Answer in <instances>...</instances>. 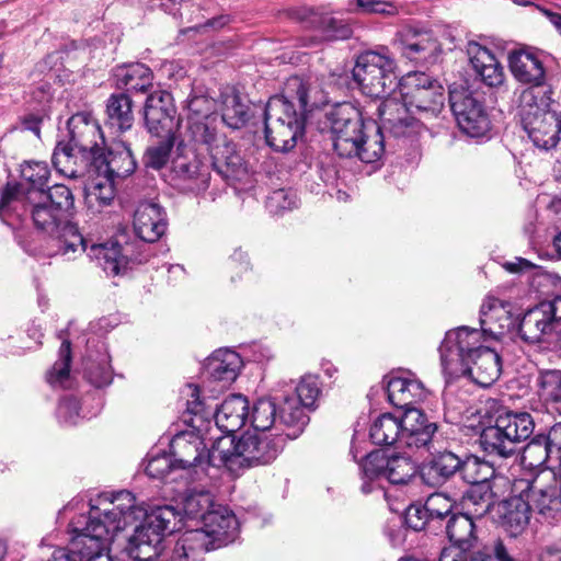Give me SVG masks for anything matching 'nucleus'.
<instances>
[{"mask_svg":"<svg viewBox=\"0 0 561 561\" xmlns=\"http://www.w3.org/2000/svg\"><path fill=\"white\" fill-rule=\"evenodd\" d=\"M387 459L388 455L382 450L369 453L360 462L363 477L368 480L386 477Z\"/></svg>","mask_w":561,"mask_h":561,"instance_id":"nucleus-56","label":"nucleus"},{"mask_svg":"<svg viewBox=\"0 0 561 561\" xmlns=\"http://www.w3.org/2000/svg\"><path fill=\"white\" fill-rule=\"evenodd\" d=\"M276 413L277 409L274 401L271 399L257 400L252 407L250 419L253 428L257 432H266L271 430L275 424H277L276 428L283 425L284 428H282V436H286L288 428L284 424H280L279 422L277 423Z\"/></svg>","mask_w":561,"mask_h":561,"instance_id":"nucleus-45","label":"nucleus"},{"mask_svg":"<svg viewBox=\"0 0 561 561\" xmlns=\"http://www.w3.org/2000/svg\"><path fill=\"white\" fill-rule=\"evenodd\" d=\"M21 176L22 180L30 185L26 192V196L30 194H32V196H37V193L43 192L47 186L50 176V170L46 162H25L21 168Z\"/></svg>","mask_w":561,"mask_h":561,"instance_id":"nucleus-48","label":"nucleus"},{"mask_svg":"<svg viewBox=\"0 0 561 561\" xmlns=\"http://www.w3.org/2000/svg\"><path fill=\"white\" fill-rule=\"evenodd\" d=\"M69 142H58L53 153L56 170L71 179L84 174L85 169L102 151L104 136L90 113L80 112L68 119Z\"/></svg>","mask_w":561,"mask_h":561,"instance_id":"nucleus-6","label":"nucleus"},{"mask_svg":"<svg viewBox=\"0 0 561 561\" xmlns=\"http://www.w3.org/2000/svg\"><path fill=\"white\" fill-rule=\"evenodd\" d=\"M333 148L340 157L357 158L365 163H374L385 153V135L387 130L380 121H365L353 104L344 102L334 105L327 113Z\"/></svg>","mask_w":561,"mask_h":561,"instance_id":"nucleus-4","label":"nucleus"},{"mask_svg":"<svg viewBox=\"0 0 561 561\" xmlns=\"http://www.w3.org/2000/svg\"><path fill=\"white\" fill-rule=\"evenodd\" d=\"M106 114L110 128L121 133L130 129L134 124L130 98L124 93L112 95L107 100Z\"/></svg>","mask_w":561,"mask_h":561,"instance_id":"nucleus-43","label":"nucleus"},{"mask_svg":"<svg viewBox=\"0 0 561 561\" xmlns=\"http://www.w3.org/2000/svg\"><path fill=\"white\" fill-rule=\"evenodd\" d=\"M403 432L401 446L411 449H424L428 453L436 451L437 424L431 421L419 409H408L402 414Z\"/></svg>","mask_w":561,"mask_h":561,"instance_id":"nucleus-20","label":"nucleus"},{"mask_svg":"<svg viewBox=\"0 0 561 561\" xmlns=\"http://www.w3.org/2000/svg\"><path fill=\"white\" fill-rule=\"evenodd\" d=\"M518 332L528 343H539L556 337L561 344V296L545 300L528 309L520 319Z\"/></svg>","mask_w":561,"mask_h":561,"instance_id":"nucleus-15","label":"nucleus"},{"mask_svg":"<svg viewBox=\"0 0 561 561\" xmlns=\"http://www.w3.org/2000/svg\"><path fill=\"white\" fill-rule=\"evenodd\" d=\"M502 373V359L500 354L485 345L468 362V365L459 368V376L468 375L473 382L481 387L493 385Z\"/></svg>","mask_w":561,"mask_h":561,"instance_id":"nucleus-27","label":"nucleus"},{"mask_svg":"<svg viewBox=\"0 0 561 561\" xmlns=\"http://www.w3.org/2000/svg\"><path fill=\"white\" fill-rule=\"evenodd\" d=\"M23 207L31 214L36 228L48 232L54 238L60 255L69 256L70 253L87 250V242L78 227L45 199L30 194L25 197Z\"/></svg>","mask_w":561,"mask_h":561,"instance_id":"nucleus-11","label":"nucleus"},{"mask_svg":"<svg viewBox=\"0 0 561 561\" xmlns=\"http://www.w3.org/2000/svg\"><path fill=\"white\" fill-rule=\"evenodd\" d=\"M139 507V505H137ZM144 516L138 518L142 520L135 527L134 534L128 539L127 551L131 559L136 561H153L161 556L162 538L165 533H173L180 529L182 516L172 506H161L151 511L149 514L140 506Z\"/></svg>","mask_w":561,"mask_h":561,"instance_id":"nucleus-9","label":"nucleus"},{"mask_svg":"<svg viewBox=\"0 0 561 561\" xmlns=\"http://www.w3.org/2000/svg\"><path fill=\"white\" fill-rule=\"evenodd\" d=\"M508 67L512 76L528 89L541 88L547 95H552V89L545 84L546 69L539 54L531 49L514 50L508 55Z\"/></svg>","mask_w":561,"mask_h":561,"instance_id":"nucleus-22","label":"nucleus"},{"mask_svg":"<svg viewBox=\"0 0 561 561\" xmlns=\"http://www.w3.org/2000/svg\"><path fill=\"white\" fill-rule=\"evenodd\" d=\"M133 225L137 237L152 243L158 241L167 230V214L157 203L141 202L135 210Z\"/></svg>","mask_w":561,"mask_h":561,"instance_id":"nucleus-26","label":"nucleus"},{"mask_svg":"<svg viewBox=\"0 0 561 561\" xmlns=\"http://www.w3.org/2000/svg\"><path fill=\"white\" fill-rule=\"evenodd\" d=\"M396 61L387 47L359 54L352 77L359 90L376 99L390 95L398 87Z\"/></svg>","mask_w":561,"mask_h":561,"instance_id":"nucleus-10","label":"nucleus"},{"mask_svg":"<svg viewBox=\"0 0 561 561\" xmlns=\"http://www.w3.org/2000/svg\"><path fill=\"white\" fill-rule=\"evenodd\" d=\"M524 493L533 513L542 522L561 518V486L554 472L541 470L528 482Z\"/></svg>","mask_w":561,"mask_h":561,"instance_id":"nucleus-16","label":"nucleus"},{"mask_svg":"<svg viewBox=\"0 0 561 561\" xmlns=\"http://www.w3.org/2000/svg\"><path fill=\"white\" fill-rule=\"evenodd\" d=\"M154 136L161 138V140L147 148L144 156V163L147 168L160 170L170 159V153L175 142V135Z\"/></svg>","mask_w":561,"mask_h":561,"instance_id":"nucleus-52","label":"nucleus"},{"mask_svg":"<svg viewBox=\"0 0 561 561\" xmlns=\"http://www.w3.org/2000/svg\"><path fill=\"white\" fill-rule=\"evenodd\" d=\"M357 9L364 14L394 15L398 10L392 2L382 0H356Z\"/></svg>","mask_w":561,"mask_h":561,"instance_id":"nucleus-64","label":"nucleus"},{"mask_svg":"<svg viewBox=\"0 0 561 561\" xmlns=\"http://www.w3.org/2000/svg\"><path fill=\"white\" fill-rule=\"evenodd\" d=\"M206 410L211 409L210 423L215 421V427L226 435L239 431L248 420L249 403L245 397L232 394L227 398L218 408L201 399Z\"/></svg>","mask_w":561,"mask_h":561,"instance_id":"nucleus-23","label":"nucleus"},{"mask_svg":"<svg viewBox=\"0 0 561 561\" xmlns=\"http://www.w3.org/2000/svg\"><path fill=\"white\" fill-rule=\"evenodd\" d=\"M84 375L95 387H103L112 381V369L107 354H101L98 360L88 357L84 360Z\"/></svg>","mask_w":561,"mask_h":561,"instance_id":"nucleus-55","label":"nucleus"},{"mask_svg":"<svg viewBox=\"0 0 561 561\" xmlns=\"http://www.w3.org/2000/svg\"><path fill=\"white\" fill-rule=\"evenodd\" d=\"M321 393L320 381L317 376L306 375L296 386V398H285L279 407V423L288 431L286 437L297 438L309 422L306 409H314L316 402Z\"/></svg>","mask_w":561,"mask_h":561,"instance_id":"nucleus-14","label":"nucleus"},{"mask_svg":"<svg viewBox=\"0 0 561 561\" xmlns=\"http://www.w3.org/2000/svg\"><path fill=\"white\" fill-rule=\"evenodd\" d=\"M474 518L465 513L454 514L446 524V534L454 546L470 550L477 542Z\"/></svg>","mask_w":561,"mask_h":561,"instance_id":"nucleus-42","label":"nucleus"},{"mask_svg":"<svg viewBox=\"0 0 561 561\" xmlns=\"http://www.w3.org/2000/svg\"><path fill=\"white\" fill-rule=\"evenodd\" d=\"M387 393L391 404L397 408L415 409L413 405L423 401L427 391L423 383L410 376H392L387 381Z\"/></svg>","mask_w":561,"mask_h":561,"instance_id":"nucleus-33","label":"nucleus"},{"mask_svg":"<svg viewBox=\"0 0 561 561\" xmlns=\"http://www.w3.org/2000/svg\"><path fill=\"white\" fill-rule=\"evenodd\" d=\"M405 525L415 531L423 530L432 524V520L423 505L412 504L405 511Z\"/></svg>","mask_w":561,"mask_h":561,"instance_id":"nucleus-62","label":"nucleus"},{"mask_svg":"<svg viewBox=\"0 0 561 561\" xmlns=\"http://www.w3.org/2000/svg\"><path fill=\"white\" fill-rule=\"evenodd\" d=\"M38 197L45 199L48 204L56 207L65 216L69 217L73 205L75 198L71 190L64 184H55L48 187L47 191L37 193Z\"/></svg>","mask_w":561,"mask_h":561,"instance_id":"nucleus-54","label":"nucleus"},{"mask_svg":"<svg viewBox=\"0 0 561 561\" xmlns=\"http://www.w3.org/2000/svg\"><path fill=\"white\" fill-rule=\"evenodd\" d=\"M137 163L129 146L122 140L113 141L106 153L101 151L89 164L92 172H101L122 181L134 173Z\"/></svg>","mask_w":561,"mask_h":561,"instance_id":"nucleus-21","label":"nucleus"},{"mask_svg":"<svg viewBox=\"0 0 561 561\" xmlns=\"http://www.w3.org/2000/svg\"><path fill=\"white\" fill-rule=\"evenodd\" d=\"M488 337L481 330L459 327L449 330L439 346L443 370L449 377H458L459 368L468 362L486 344Z\"/></svg>","mask_w":561,"mask_h":561,"instance_id":"nucleus-13","label":"nucleus"},{"mask_svg":"<svg viewBox=\"0 0 561 561\" xmlns=\"http://www.w3.org/2000/svg\"><path fill=\"white\" fill-rule=\"evenodd\" d=\"M241 366L242 359L237 352L220 348L206 359L204 371L214 381L222 382L225 388L237 378Z\"/></svg>","mask_w":561,"mask_h":561,"instance_id":"nucleus-35","label":"nucleus"},{"mask_svg":"<svg viewBox=\"0 0 561 561\" xmlns=\"http://www.w3.org/2000/svg\"><path fill=\"white\" fill-rule=\"evenodd\" d=\"M480 324L485 336L500 339L513 325L511 302L488 295L480 308Z\"/></svg>","mask_w":561,"mask_h":561,"instance_id":"nucleus-25","label":"nucleus"},{"mask_svg":"<svg viewBox=\"0 0 561 561\" xmlns=\"http://www.w3.org/2000/svg\"><path fill=\"white\" fill-rule=\"evenodd\" d=\"M535 421L527 412H506L495 419L480 435V444L489 455L508 458L519 450V444L530 437Z\"/></svg>","mask_w":561,"mask_h":561,"instance_id":"nucleus-12","label":"nucleus"},{"mask_svg":"<svg viewBox=\"0 0 561 561\" xmlns=\"http://www.w3.org/2000/svg\"><path fill=\"white\" fill-rule=\"evenodd\" d=\"M207 534L211 545L218 549L233 542L239 534V522L228 507L217 504L204 517V524L199 527Z\"/></svg>","mask_w":561,"mask_h":561,"instance_id":"nucleus-24","label":"nucleus"},{"mask_svg":"<svg viewBox=\"0 0 561 561\" xmlns=\"http://www.w3.org/2000/svg\"><path fill=\"white\" fill-rule=\"evenodd\" d=\"M141 516L144 512L129 491H119L111 499L101 496L88 515L71 520L72 551L82 552L80 561H113L108 548L114 536Z\"/></svg>","mask_w":561,"mask_h":561,"instance_id":"nucleus-2","label":"nucleus"},{"mask_svg":"<svg viewBox=\"0 0 561 561\" xmlns=\"http://www.w3.org/2000/svg\"><path fill=\"white\" fill-rule=\"evenodd\" d=\"M449 103L460 130L480 138L490 130V119L483 104L467 91H450Z\"/></svg>","mask_w":561,"mask_h":561,"instance_id":"nucleus-18","label":"nucleus"},{"mask_svg":"<svg viewBox=\"0 0 561 561\" xmlns=\"http://www.w3.org/2000/svg\"><path fill=\"white\" fill-rule=\"evenodd\" d=\"M173 467L176 463L171 455L158 454L149 456L145 470L150 478L163 479Z\"/></svg>","mask_w":561,"mask_h":561,"instance_id":"nucleus-60","label":"nucleus"},{"mask_svg":"<svg viewBox=\"0 0 561 561\" xmlns=\"http://www.w3.org/2000/svg\"><path fill=\"white\" fill-rule=\"evenodd\" d=\"M401 102L386 99L377 107L378 118L394 137L410 136L420 128L412 114L436 117L444 107V89L424 72H410L399 82Z\"/></svg>","mask_w":561,"mask_h":561,"instance_id":"nucleus-3","label":"nucleus"},{"mask_svg":"<svg viewBox=\"0 0 561 561\" xmlns=\"http://www.w3.org/2000/svg\"><path fill=\"white\" fill-rule=\"evenodd\" d=\"M396 44L405 58L414 61L426 60L438 50V44L431 33L410 27L397 34Z\"/></svg>","mask_w":561,"mask_h":561,"instance_id":"nucleus-34","label":"nucleus"},{"mask_svg":"<svg viewBox=\"0 0 561 561\" xmlns=\"http://www.w3.org/2000/svg\"><path fill=\"white\" fill-rule=\"evenodd\" d=\"M182 397L186 400L184 423L190 430L182 431L173 436L170 443L171 456L178 468L186 469L203 463L210 465L206 442L214 437L210 435L213 424L211 409L206 410L201 401V390L195 385H186L182 390Z\"/></svg>","mask_w":561,"mask_h":561,"instance_id":"nucleus-5","label":"nucleus"},{"mask_svg":"<svg viewBox=\"0 0 561 561\" xmlns=\"http://www.w3.org/2000/svg\"><path fill=\"white\" fill-rule=\"evenodd\" d=\"M432 523L447 517L453 510V502L449 496L443 493L431 494L423 505Z\"/></svg>","mask_w":561,"mask_h":561,"instance_id":"nucleus-58","label":"nucleus"},{"mask_svg":"<svg viewBox=\"0 0 561 561\" xmlns=\"http://www.w3.org/2000/svg\"><path fill=\"white\" fill-rule=\"evenodd\" d=\"M551 95L541 88L524 89L518 99V115L523 129L533 144L549 150L561 139V119L550 110Z\"/></svg>","mask_w":561,"mask_h":561,"instance_id":"nucleus-8","label":"nucleus"},{"mask_svg":"<svg viewBox=\"0 0 561 561\" xmlns=\"http://www.w3.org/2000/svg\"><path fill=\"white\" fill-rule=\"evenodd\" d=\"M117 88L128 92H146L152 85V72L144 64H130L117 67L114 72Z\"/></svg>","mask_w":561,"mask_h":561,"instance_id":"nucleus-38","label":"nucleus"},{"mask_svg":"<svg viewBox=\"0 0 561 561\" xmlns=\"http://www.w3.org/2000/svg\"><path fill=\"white\" fill-rule=\"evenodd\" d=\"M531 513L524 491L519 495L511 496L496 504V514L501 524L512 537L518 536L526 529Z\"/></svg>","mask_w":561,"mask_h":561,"instance_id":"nucleus-31","label":"nucleus"},{"mask_svg":"<svg viewBox=\"0 0 561 561\" xmlns=\"http://www.w3.org/2000/svg\"><path fill=\"white\" fill-rule=\"evenodd\" d=\"M322 35L328 41L347 39L352 36V26L344 20L327 16L321 20Z\"/></svg>","mask_w":561,"mask_h":561,"instance_id":"nucleus-59","label":"nucleus"},{"mask_svg":"<svg viewBox=\"0 0 561 561\" xmlns=\"http://www.w3.org/2000/svg\"><path fill=\"white\" fill-rule=\"evenodd\" d=\"M386 477L392 484H405L416 476L415 462L409 456L388 455Z\"/></svg>","mask_w":561,"mask_h":561,"instance_id":"nucleus-46","label":"nucleus"},{"mask_svg":"<svg viewBox=\"0 0 561 561\" xmlns=\"http://www.w3.org/2000/svg\"><path fill=\"white\" fill-rule=\"evenodd\" d=\"M190 117L194 119H209L215 111V100L206 95H191L187 100Z\"/></svg>","mask_w":561,"mask_h":561,"instance_id":"nucleus-61","label":"nucleus"},{"mask_svg":"<svg viewBox=\"0 0 561 561\" xmlns=\"http://www.w3.org/2000/svg\"><path fill=\"white\" fill-rule=\"evenodd\" d=\"M539 398L546 411L561 415V371L549 370L540 374L538 379Z\"/></svg>","mask_w":561,"mask_h":561,"instance_id":"nucleus-44","label":"nucleus"},{"mask_svg":"<svg viewBox=\"0 0 561 561\" xmlns=\"http://www.w3.org/2000/svg\"><path fill=\"white\" fill-rule=\"evenodd\" d=\"M221 118L232 129L243 127L250 118V106L233 89H228L221 94Z\"/></svg>","mask_w":561,"mask_h":561,"instance_id":"nucleus-40","label":"nucleus"},{"mask_svg":"<svg viewBox=\"0 0 561 561\" xmlns=\"http://www.w3.org/2000/svg\"><path fill=\"white\" fill-rule=\"evenodd\" d=\"M71 346L68 340H64L59 347V358L51 370L47 373V381L53 387L67 388L70 386Z\"/></svg>","mask_w":561,"mask_h":561,"instance_id":"nucleus-50","label":"nucleus"},{"mask_svg":"<svg viewBox=\"0 0 561 561\" xmlns=\"http://www.w3.org/2000/svg\"><path fill=\"white\" fill-rule=\"evenodd\" d=\"M285 439L280 433L271 438L265 434L245 433L239 439L231 435L215 438L208 453L213 467H253L267 465L276 459L284 447Z\"/></svg>","mask_w":561,"mask_h":561,"instance_id":"nucleus-7","label":"nucleus"},{"mask_svg":"<svg viewBox=\"0 0 561 561\" xmlns=\"http://www.w3.org/2000/svg\"><path fill=\"white\" fill-rule=\"evenodd\" d=\"M298 198L294 191L277 190L274 191L266 201V208L274 215H279L285 210H290L297 207Z\"/></svg>","mask_w":561,"mask_h":561,"instance_id":"nucleus-57","label":"nucleus"},{"mask_svg":"<svg viewBox=\"0 0 561 561\" xmlns=\"http://www.w3.org/2000/svg\"><path fill=\"white\" fill-rule=\"evenodd\" d=\"M145 123L152 135H175L180 121L172 95L167 91L151 93L145 103Z\"/></svg>","mask_w":561,"mask_h":561,"instance_id":"nucleus-19","label":"nucleus"},{"mask_svg":"<svg viewBox=\"0 0 561 561\" xmlns=\"http://www.w3.org/2000/svg\"><path fill=\"white\" fill-rule=\"evenodd\" d=\"M329 93L317 77H290L280 95L270 98L265 106V138L275 151L295 148L304 135L307 113L325 105Z\"/></svg>","mask_w":561,"mask_h":561,"instance_id":"nucleus-1","label":"nucleus"},{"mask_svg":"<svg viewBox=\"0 0 561 561\" xmlns=\"http://www.w3.org/2000/svg\"><path fill=\"white\" fill-rule=\"evenodd\" d=\"M57 415L60 422L66 425L77 424L81 417L78 400L73 397L62 398L58 405Z\"/></svg>","mask_w":561,"mask_h":561,"instance_id":"nucleus-63","label":"nucleus"},{"mask_svg":"<svg viewBox=\"0 0 561 561\" xmlns=\"http://www.w3.org/2000/svg\"><path fill=\"white\" fill-rule=\"evenodd\" d=\"M172 171L176 187L184 193L201 195L209 187V167L191 148L182 149L174 158Z\"/></svg>","mask_w":561,"mask_h":561,"instance_id":"nucleus-17","label":"nucleus"},{"mask_svg":"<svg viewBox=\"0 0 561 561\" xmlns=\"http://www.w3.org/2000/svg\"><path fill=\"white\" fill-rule=\"evenodd\" d=\"M85 171L92 178L87 186L85 201L88 206L96 210L110 206L115 199L116 186L119 181L101 172H92L91 168H87Z\"/></svg>","mask_w":561,"mask_h":561,"instance_id":"nucleus-37","label":"nucleus"},{"mask_svg":"<svg viewBox=\"0 0 561 561\" xmlns=\"http://www.w3.org/2000/svg\"><path fill=\"white\" fill-rule=\"evenodd\" d=\"M523 461L530 467H540L546 462H556V455L548 446L545 434L535 435L523 450Z\"/></svg>","mask_w":561,"mask_h":561,"instance_id":"nucleus-51","label":"nucleus"},{"mask_svg":"<svg viewBox=\"0 0 561 561\" xmlns=\"http://www.w3.org/2000/svg\"><path fill=\"white\" fill-rule=\"evenodd\" d=\"M216 505L209 492L194 491L184 497L182 511L188 519H198L203 525L205 515Z\"/></svg>","mask_w":561,"mask_h":561,"instance_id":"nucleus-49","label":"nucleus"},{"mask_svg":"<svg viewBox=\"0 0 561 561\" xmlns=\"http://www.w3.org/2000/svg\"><path fill=\"white\" fill-rule=\"evenodd\" d=\"M432 459L420 471V479L432 488H437L448 481L454 474L459 473L461 458L449 450H432Z\"/></svg>","mask_w":561,"mask_h":561,"instance_id":"nucleus-32","label":"nucleus"},{"mask_svg":"<svg viewBox=\"0 0 561 561\" xmlns=\"http://www.w3.org/2000/svg\"><path fill=\"white\" fill-rule=\"evenodd\" d=\"M207 534L198 528L182 533L163 561H203L206 552L215 550Z\"/></svg>","mask_w":561,"mask_h":561,"instance_id":"nucleus-29","label":"nucleus"},{"mask_svg":"<svg viewBox=\"0 0 561 561\" xmlns=\"http://www.w3.org/2000/svg\"><path fill=\"white\" fill-rule=\"evenodd\" d=\"M467 54L476 75L485 85L497 88L504 83V68L489 48L477 42H469Z\"/></svg>","mask_w":561,"mask_h":561,"instance_id":"nucleus-28","label":"nucleus"},{"mask_svg":"<svg viewBox=\"0 0 561 561\" xmlns=\"http://www.w3.org/2000/svg\"><path fill=\"white\" fill-rule=\"evenodd\" d=\"M88 255L98 262L107 275H118L128 265L127 249H123L118 242L93 243Z\"/></svg>","mask_w":561,"mask_h":561,"instance_id":"nucleus-36","label":"nucleus"},{"mask_svg":"<svg viewBox=\"0 0 561 561\" xmlns=\"http://www.w3.org/2000/svg\"><path fill=\"white\" fill-rule=\"evenodd\" d=\"M496 504L490 484L470 486L461 500L463 513L472 518H481L488 513L496 512Z\"/></svg>","mask_w":561,"mask_h":561,"instance_id":"nucleus-39","label":"nucleus"},{"mask_svg":"<svg viewBox=\"0 0 561 561\" xmlns=\"http://www.w3.org/2000/svg\"><path fill=\"white\" fill-rule=\"evenodd\" d=\"M188 134L192 141L205 146L209 154L220 140H226L217 135L216 129L210 126L208 119L188 117Z\"/></svg>","mask_w":561,"mask_h":561,"instance_id":"nucleus-53","label":"nucleus"},{"mask_svg":"<svg viewBox=\"0 0 561 561\" xmlns=\"http://www.w3.org/2000/svg\"><path fill=\"white\" fill-rule=\"evenodd\" d=\"M403 432L402 415L397 416L392 413L379 415L370 426L369 435L376 445L401 446V436Z\"/></svg>","mask_w":561,"mask_h":561,"instance_id":"nucleus-41","label":"nucleus"},{"mask_svg":"<svg viewBox=\"0 0 561 561\" xmlns=\"http://www.w3.org/2000/svg\"><path fill=\"white\" fill-rule=\"evenodd\" d=\"M211 164L226 181L241 182L248 176V169L234 144L220 140L211 149Z\"/></svg>","mask_w":561,"mask_h":561,"instance_id":"nucleus-30","label":"nucleus"},{"mask_svg":"<svg viewBox=\"0 0 561 561\" xmlns=\"http://www.w3.org/2000/svg\"><path fill=\"white\" fill-rule=\"evenodd\" d=\"M493 468L489 462L481 460L477 456H466L461 460L459 474L462 480L474 486L477 484H489L488 480L493 476Z\"/></svg>","mask_w":561,"mask_h":561,"instance_id":"nucleus-47","label":"nucleus"}]
</instances>
